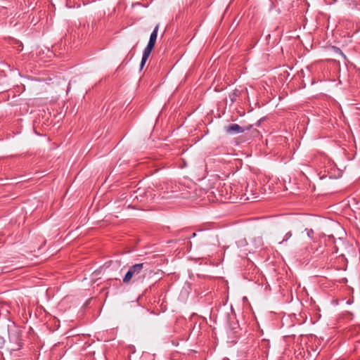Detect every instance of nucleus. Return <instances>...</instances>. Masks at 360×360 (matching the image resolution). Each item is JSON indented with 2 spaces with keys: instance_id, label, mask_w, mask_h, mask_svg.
I'll return each mask as SVG.
<instances>
[{
  "instance_id": "nucleus-1",
  "label": "nucleus",
  "mask_w": 360,
  "mask_h": 360,
  "mask_svg": "<svg viewBox=\"0 0 360 360\" xmlns=\"http://www.w3.org/2000/svg\"><path fill=\"white\" fill-rule=\"evenodd\" d=\"M143 263L136 264L130 266L123 278V283L127 284L131 281L135 282L143 280L145 278V274H143Z\"/></svg>"
},
{
  "instance_id": "nucleus-2",
  "label": "nucleus",
  "mask_w": 360,
  "mask_h": 360,
  "mask_svg": "<svg viewBox=\"0 0 360 360\" xmlns=\"http://www.w3.org/2000/svg\"><path fill=\"white\" fill-rule=\"evenodd\" d=\"M158 29H159V25H157L155 27L154 30H153L152 33L150 34L149 41L143 52V56H142V58H141V64H140L141 69H142L143 68V66L145 65L148 58H149V56L151 53L152 50L153 49V48L155 46L156 39L158 37Z\"/></svg>"
},
{
  "instance_id": "nucleus-3",
  "label": "nucleus",
  "mask_w": 360,
  "mask_h": 360,
  "mask_svg": "<svg viewBox=\"0 0 360 360\" xmlns=\"http://www.w3.org/2000/svg\"><path fill=\"white\" fill-rule=\"evenodd\" d=\"M227 134L234 135L244 132L245 129L238 124H231L225 127Z\"/></svg>"
},
{
  "instance_id": "nucleus-4",
  "label": "nucleus",
  "mask_w": 360,
  "mask_h": 360,
  "mask_svg": "<svg viewBox=\"0 0 360 360\" xmlns=\"http://www.w3.org/2000/svg\"><path fill=\"white\" fill-rule=\"evenodd\" d=\"M254 187H255V183H252L251 185H250V184L247 185L246 188H245V195H247V197H246L247 200L255 199V198H257V196L256 195H257V191H256L257 189L256 188L255 189Z\"/></svg>"
},
{
  "instance_id": "nucleus-5",
  "label": "nucleus",
  "mask_w": 360,
  "mask_h": 360,
  "mask_svg": "<svg viewBox=\"0 0 360 360\" xmlns=\"http://www.w3.org/2000/svg\"><path fill=\"white\" fill-rule=\"evenodd\" d=\"M292 232L291 231H288L285 233L284 237L280 240V238H277V240L278 241V243L279 244H281L283 243V242H285L287 241L288 240H289L291 237H292Z\"/></svg>"
},
{
  "instance_id": "nucleus-6",
  "label": "nucleus",
  "mask_w": 360,
  "mask_h": 360,
  "mask_svg": "<svg viewBox=\"0 0 360 360\" xmlns=\"http://www.w3.org/2000/svg\"><path fill=\"white\" fill-rule=\"evenodd\" d=\"M240 94V91L235 89L229 94V98L231 99V102L233 103L236 98L238 97Z\"/></svg>"
},
{
  "instance_id": "nucleus-7",
  "label": "nucleus",
  "mask_w": 360,
  "mask_h": 360,
  "mask_svg": "<svg viewBox=\"0 0 360 360\" xmlns=\"http://www.w3.org/2000/svg\"><path fill=\"white\" fill-rule=\"evenodd\" d=\"M311 233H313L312 230H310L309 231H308L307 234L309 236H310Z\"/></svg>"
},
{
  "instance_id": "nucleus-8",
  "label": "nucleus",
  "mask_w": 360,
  "mask_h": 360,
  "mask_svg": "<svg viewBox=\"0 0 360 360\" xmlns=\"http://www.w3.org/2000/svg\"><path fill=\"white\" fill-rule=\"evenodd\" d=\"M195 233H193V237H195Z\"/></svg>"
}]
</instances>
